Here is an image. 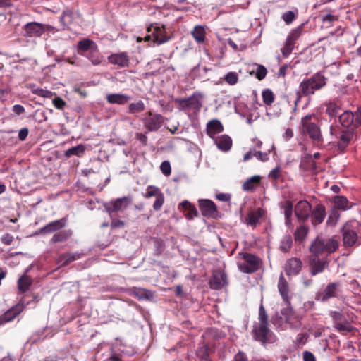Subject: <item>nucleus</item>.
I'll list each match as a JSON object with an SVG mask.
<instances>
[{
    "label": "nucleus",
    "mask_w": 361,
    "mask_h": 361,
    "mask_svg": "<svg viewBox=\"0 0 361 361\" xmlns=\"http://www.w3.org/2000/svg\"><path fill=\"white\" fill-rule=\"evenodd\" d=\"M227 283L226 274L221 270H215L209 281L210 288L214 290L221 289Z\"/></svg>",
    "instance_id": "2eb2a0df"
},
{
    "label": "nucleus",
    "mask_w": 361,
    "mask_h": 361,
    "mask_svg": "<svg viewBox=\"0 0 361 361\" xmlns=\"http://www.w3.org/2000/svg\"><path fill=\"white\" fill-rule=\"evenodd\" d=\"M280 176V167L276 166L269 173V177L274 180L279 179Z\"/></svg>",
    "instance_id": "0e129e2a"
},
{
    "label": "nucleus",
    "mask_w": 361,
    "mask_h": 361,
    "mask_svg": "<svg viewBox=\"0 0 361 361\" xmlns=\"http://www.w3.org/2000/svg\"><path fill=\"white\" fill-rule=\"evenodd\" d=\"M329 133L331 139H335L337 150L343 152L351 143L354 137L353 128L341 129L337 125H331Z\"/></svg>",
    "instance_id": "39448f33"
},
{
    "label": "nucleus",
    "mask_w": 361,
    "mask_h": 361,
    "mask_svg": "<svg viewBox=\"0 0 361 361\" xmlns=\"http://www.w3.org/2000/svg\"><path fill=\"white\" fill-rule=\"evenodd\" d=\"M302 25H300L297 28L293 30L287 36L286 41L290 42L293 44H295V42L299 39L302 35Z\"/></svg>",
    "instance_id": "a18cd8bd"
},
{
    "label": "nucleus",
    "mask_w": 361,
    "mask_h": 361,
    "mask_svg": "<svg viewBox=\"0 0 361 361\" xmlns=\"http://www.w3.org/2000/svg\"><path fill=\"white\" fill-rule=\"evenodd\" d=\"M53 104L56 109L61 110L65 106L66 102L61 97H56L53 99Z\"/></svg>",
    "instance_id": "e2e57ef3"
},
{
    "label": "nucleus",
    "mask_w": 361,
    "mask_h": 361,
    "mask_svg": "<svg viewBox=\"0 0 361 361\" xmlns=\"http://www.w3.org/2000/svg\"><path fill=\"white\" fill-rule=\"evenodd\" d=\"M239 260L237 262L238 269L245 274H252L257 271L260 266L261 259L256 255L240 252L238 254Z\"/></svg>",
    "instance_id": "423d86ee"
},
{
    "label": "nucleus",
    "mask_w": 361,
    "mask_h": 361,
    "mask_svg": "<svg viewBox=\"0 0 361 361\" xmlns=\"http://www.w3.org/2000/svg\"><path fill=\"white\" fill-rule=\"evenodd\" d=\"M304 361H316L314 355L310 351H305L303 353Z\"/></svg>",
    "instance_id": "774afa93"
},
{
    "label": "nucleus",
    "mask_w": 361,
    "mask_h": 361,
    "mask_svg": "<svg viewBox=\"0 0 361 361\" xmlns=\"http://www.w3.org/2000/svg\"><path fill=\"white\" fill-rule=\"evenodd\" d=\"M60 21L64 27H67L73 21V15L70 11H65L60 17Z\"/></svg>",
    "instance_id": "09e8293b"
},
{
    "label": "nucleus",
    "mask_w": 361,
    "mask_h": 361,
    "mask_svg": "<svg viewBox=\"0 0 361 361\" xmlns=\"http://www.w3.org/2000/svg\"><path fill=\"white\" fill-rule=\"evenodd\" d=\"M132 295L137 298L139 300L149 299L152 297V293L149 290L144 288H135L132 291Z\"/></svg>",
    "instance_id": "c03bdc74"
},
{
    "label": "nucleus",
    "mask_w": 361,
    "mask_h": 361,
    "mask_svg": "<svg viewBox=\"0 0 361 361\" xmlns=\"http://www.w3.org/2000/svg\"><path fill=\"white\" fill-rule=\"evenodd\" d=\"M197 214H198V212H197V209L195 208V207L194 205L192 204L189 207V209L187 210V213L185 214V217L189 220H192L195 217L197 216Z\"/></svg>",
    "instance_id": "052dcab7"
},
{
    "label": "nucleus",
    "mask_w": 361,
    "mask_h": 361,
    "mask_svg": "<svg viewBox=\"0 0 361 361\" xmlns=\"http://www.w3.org/2000/svg\"><path fill=\"white\" fill-rule=\"evenodd\" d=\"M110 63L116 65L121 68L129 66L130 59L126 52L112 54L108 57Z\"/></svg>",
    "instance_id": "a211bd4d"
},
{
    "label": "nucleus",
    "mask_w": 361,
    "mask_h": 361,
    "mask_svg": "<svg viewBox=\"0 0 361 361\" xmlns=\"http://www.w3.org/2000/svg\"><path fill=\"white\" fill-rule=\"evenodd\" d=\"M264 214V211L261 208L251 211L247 214V216L245 219V223L249 226L255 227Z\"/></svg>",
    "instance_id": "c85d7f7f"
},
{
    "label": "nucleus",
    "mask_w": 361,
    "mask_h": 361,
    "mask_svg": "<svg viewBox=\"0 0 361 361\" xmlns=\"http://www.w3.org/2000/svg\"><path fill=\"white\" fill-rule=\"evenodd\" d=\"M309 336L307 333H300L298 334L295 343L297 345L305 344L308 340Z\"/></svg>",
    "instance_id": "4d7b16f0"
},
{
    "label": "nucleus",
    "mask_w": 361,
    "mask_h": 361,
    "mask_svg": "<svg viewBox=\"0 0 361 361\" xmlns=\"http://www.w3.org/2000/svg\"><path fill=\"white\" fill-rule=\"evenodd\" d=\"M309 232V227L306 225H300L297 227L294 233L295 240L297 242H302L306 238Z\"/></svg>",
    "instance_id": "e433bc0d"
},
{
    "label": "nucleus",
    "mask_w": 361,
    "mask_h": 361,
    "mask_svg": "<svg viewBox=\"0 0 361 361\" xmlns=\"http://www.w3.org/2000/svg\"><path fill=\"white\" fill-rule=\"evenodd\" d=\"M106 101L109 104H116L123 105L126 104L130 99V97L125 94H109L106 97Z\"/></svg>",
    "instance_id": "c756f323"
},
{
    "label": "nucleus",
    "mask_w": 361,
    "mask_h": 361,
    "mask_svg": "<svg viewBox=\"0 0 361 361\" xmlns=\"http://www.w3.org/2000/svg\"><path fill=\"white\" fill-rule=\"evenodd\" d=\"M132 200L129 197H123L104 204L105 210L111 214L114 212H122L130 204Z\"/></svg>",
    "instance_id": "9b49d317"
},
{
    "label": "nucleus",
    "mask_w": 361,
    "mask_h": 361,
    "mask_svg": "<svg viewBox=\"0 0 361 361\" xmlns=\"http://www.w3.org/2000/svg\"><path fill=\"white\" fill-rule=\"evenodd\" d=\"M260 181L259 176H254L247 179L243 184V189L245 191H253Z\"/></svg>",
    "instance_id": "c9c22d12"
},
{
    "label": "nucleus",
    "mask_w": 361,
    "mask_h": 361,
    "mask_svg": "<svg viewBox=\"0 0 361 361\" xmlns=\"http://www.w3.org/2000/svg\"><path fill=\"white\" fill-rule=\"evenodd\" d=\"M302 268V262L298 258L288 259L285 264L286 274L288 276L298 275Z\"/></svg>",
    "instance_id": "412c9836"
},
{
    "label": "nucleus",
    "mask_w": 361,
    "mask_h": 361,
    "mask_svg": "<svg viewBox=\"0 0 361 361\" xmlns=\"http://www.w3.org/2000/svg\"><path fill=\"white\" fill-rule=\"evenodd\" d=\"M339 332H351L353 330V326L345 318L341 323L334 326Z\"/></svg>",
    "instance_id": "de8ad7c7"
},
{
    "label": "nucleus",
    "mask_w": 361,
    "mask_h": 361,
    "mask_svg": "<svg viewBox=\"0 0 361 361\" xmlns=\"http://www.w3.org/2000/svg\"><path fill=\"white\" fill-rule=\"evenodd\" d=\"M199 207L204 216L213 217L217 212L216 204L210 200H199Z\"/></svg>",
    "instance_id": "6ab92c4d"
},
{
    "label": "nucleus",
    "mask_w": 361,
    "mask_h": 361,
    "mask_svg": "<svg viewBox=\"0 0 361 361\" xmlns=\"http://www.w3.org/2000/svg\"><path fill=\"white\" fill-rule=\"evenodd\" d=\"M312 206L307 200L299 201L295 207V214L300 221H306L310 214Z\"/></svg>",
    "instance_id": "dca6fc26"
},
{
    "label": "nucleus",
    "mask_w": 361,
    "mask_h": 361,
    "mask_svg": "<svg viewBox=\"0 0 361 361\" xmlns=\"http://www.w3.org/2000/svg\"><path fill=\"white\" fill-rule=\"evenodd\" d=\"M326 114L331 118H336L338 114L341 106L335 102L329 101L325 104Z\"/></svg>",
    "instance_id": "72a5a7b5"
},
{
    "label": "nucleus",
    "mask_w": 361,
    "mask_h": 361,
    "mask_svg": "<svg viewBox=\"0 0 361 361\" xmlns=\"http://www.w3.org/2000/svg\"><path fill=\"white\" fill-rule=\"evenodd\" d=\"M143 197L145 198H149L152 197H154L156 198L153 204V209L155 211L159 210L164 202V194L162 193L159 188L155 186H148L146 190V192L143 194Z\"/></svg>",
    "instance_id": "ddd939ff"
},
{
    "label": "nucleus",
    "mask_w": 361,
    "mask_h": 361,
    "mask_svg": "<svg viewBox=\"0 0 361 361\" xmlns=\"http://www.w3.org/2000/svg\"><path fill=\"white\" fill-rule=\"evenodd\" d=\"M338 247V241L334 238H317L310 245V250L316 257L324 253H332Z\"/></svg>",
    "instance_id": "0eeeda50"
},
{
    "label": "nucleus",
    "mask_w": 361,
    "mask_h": 361,
    "mask_svg": "<svg viewBox=\"0 0 361 361\" xmlns=\"http://www.w3.org/2000/svg\"><path fill=\"white\" fill-rule=\"evenodd\" d=\"M213 140L217 148L222 152H228L232 147V140L227 135L215 137Z\"/></svg>",
    "instance_id": "a878e982"
},
{
    "label": "nucleus",
    "mask_w": 361,
    "mask_h": 361,
    "mask_svg": "<svg viewBox=\"0 0 361 361\" xmlns=\"http://www.w3.org/2000/svg\"><path fill=\"white\" fill-rule=\"evenodd\" d=\"M80 55L87 58L94 66L99 65L103 61V56L99 52L97 45L94 47L89 52L80 53Z\"/></svg>",
    "instance_id": "bb28decb"
},
{
    "label": "nucleus",
    "mask_w": 361,
    "mask_h": 361,
    "mask_svg": "<svg viewBox=\"0 0 361 361\" xmlns=\"http://www.w3.org/2000/svg\"><path fill=\"white\" fill-rule=\"evenodd\" d=\"M160 169L163 174L169 176L171 172V164L168 161H164L161 164Z\"/></svg>",
    "instance_id": "bf43d9fd"
},
{
    "label": "nucleus",
    "mask_w": 361,
    "mask_h": 361,
    "mask_svg": "<svg viewBox=\"0 0 361 361\" xmlns=\"http://www.w3.org/2000/svg\"><path fill=\"white\" fill-rule=\"evenodd\" d=\"M267 73V68L264 66H262V65L257 66L256 71H255V76L258 80H263L266 77Z\"/></svg>",
    "instance_id": "6e6d98bb"
},
{
    "label": "nucleus",
    "mask_w": 361,
    "mask_h": 361,
    "mask_svg": "<svg viewBox=\"0 0 361 361\" xmlns=\"http://www.w3.org/2000/svg\"><path fill=\"white\" fill-rule=\"evenodd\" d=\"M144 126L149 132L158 130L164 124V117L159 114H153L152 111L148 112V116L142 118Z\"/></svg>",
    "instance_id": "f8f14e48"
},
{
    "label": "nucleus",
    "mask_w": 361,
    "mask_h": 361,
    "mask_svg": "<svg viewBox=\"0 0 361 361\" xmlns=\"http://www.w3.org/2000/svg\"><path fill=\"white\" fill-rule=\"evenodd\" d=\"M327 264L326 260L313 259L311 263V274L315 276L319 273H322L326 264Z\"/></svg>",
    "instance_id": "f704fd0d"
},
{
    "label": "nucleus",
    "mask_w": 361,
    "mask_h": 361,
    "mask_svg": "<svg viewBox=\"0 0 361 361\" xmlns=\"http://www.w3.org/2000/svg\"><path fill=\"white\" fill-rule=\"evenodd\" d=\"M359 228V222L352 221L346 223L342 229L343 241L345 246L351 247L357 242V231Z\"/></svg>",
    "instance_id": "1a4fd4ad"
},
{
    "label": "nucleus",
    "mask_w": 361,
    "mask_h": 361,
    "mask_svg": "<svg viewBox=\"0 0 361 361\" xmlns=\"http://www.w3.org/2000/svg\"><path fill=\"white\" fill-rule=\"evenodd\" d=\"M335 206L340 209L347 210L351 208L348 199L344 196H336L334 197Z\"/></svg>",
    "instance_id": "ea45409f"
},
{
    "label": "nucleus",
    "mask_w": 361,
    "mask_h": 361,
    "mask_svg": "<svg viewBox=\"0 0 361 361\" xmlns=\"http://www.w3.org/2000/svg\"><path fill=\"white\" fill-rule=\"evenodd\" d=\"M85 151V147L83 145H78L75 147H72L65 152V156L66 157H71V156H82Z\"/></svg>",
    "instance_id": "79ce46f5"
},
{
    "label": "nucleus",
    "mask_w": 361,
    "mask_h": 361,
    "mask_svg": "<svg viewBox=\"0 0 361 361\" xmlns=\"http://www.w3.org/2000/svg\"><path fill=\"white\" fill-rule=\"evenodd\" d=\"M27 271L28 270L27 269L25 273H27ZM32 283V280L31 277L27 275L26 274H24L18 280V290L21 293L27 292L29 290L30 287L31 286Z\"/></svg>",
    "instance_id": "2f4dec72"
},
{
    "label": "nucleus",
    "mask_w": 361,
    "mask_h": 361,
    "mask_svg": "<svg viewBox=\"0 0 361 361\" xmlns=\"http://www.w3.org/2000/svg\"><path fill=\"white\" fill-rule=\"evenodd\" d=\"M44 31V25L37 22L27 23L23 27V35L27 37H40Z\"/></svg>",
    "instance_id": "4468645a"
},
{
    "label": "nucleus",
    "mask_w": 361,
    "mask_h": 361,
    "mask_svg": "<svg viewBox=\"0 0 361 361\" xmlns=\"http://www.w3.org/2000/svg\"><path fill=\"white\" fill-rule=\"evenodd\" d=\"M145 109V105L144 102L141 100H139L137 102L130 103L128 106L127 112L130 114L136 115L143 111Z\"/></svg>",
    "instance_id": "58836bf2"
},
{
    "label": "nucleus",
    "mask_w": 361,
    "mask_h": 361,
    "mask_svg": "<svg viewBox=\"0 0 361 361\" xmlns=\"http://www.w3.org/2000/svg\"><path fill=\"white\" fill-rule=\"evenodd\" d=\"M66 219L65 218H62L49 222V224L42 227L39 231L42 234L53 233L63 228L66 226Z\"/></svg>",
    "instance_id": "4be33fe9"
},
{
    "label": "nucleus",
    "mask_w": 361,
    "mask_h": 361,
    "mask_svg": "<svg viewBox=\"0 0 361 361\" xmlns=\"http://www.w3.org/2000/svg\"><path fill=\"white\" fill-rule=\"evenodd\" d=\"M338 119L341 125L345 129L353 128L354 130L361 126V111L358 109L355 113L345 111L339 116Z\"/></svg>",
    "instance_id": "9d476101"
},
{
    "label": "nucleus",
    "mask_w": 361,
    "mask_h": 361,
    "mask_svg": "<svg viewBox=\"0 0 361 361\" xmlns=\"http://www.w3.org/2000/svg\"><path fill=\"white\" fill-rule=\"evenodd\" d=\"M326 216L325 207L322 204H317L311 213L312 224L317 226L322 224Z\"/></svg>",
    "instance_id": "5701e85b"
},
{
    "label": "nucleus",
    "mask_w": 361,
    "mask_h": 361,
    "mask_svg": "<svg viewBox=\"0 0 361 361\" xmlns=\"http://www.w3.org/2000/svg\"><path fill=\"white\" fill-rule=\"evenodd\" d=\"M279 207L281 209H283L284 216H292L293 205L290 201H283L280 202Z\"/></svg>",
    "instance_id": "49530a36"
},
{
    "label": "nucleus",
    "mask_w": 361,
    "mask_h": 361,
    "mask_svg": "<svg viewBox=\"0 0 361 361\" xmlns=\"http://www.w3.org/2000/svg\"><path fill=\"white\" fill-rule=\"evenodd\" d=\"M31 91L34 94L44 98H51L54 94H55V93L51 91L42 88H33Z\"/></svg>",
    "instance_id": "3c124183"
},
{
    "label": "nucleus",
    "mask_w": 361,
    "mask_h": 361,
    "mask_svg": "<svg viewBox=\"0 0 361 361\" xmlns=\"http://www.w3.org/2000/svg\"><path fill=\"white\" fill-rule=\"evenodd\" d=\"M294 46H295L294 44H293L290 42L286 41V43L283 46V47L281 49V53H282L283 56H288V55H290V53L292 52V51L293 50Z\"/></svg>",
    "instance_id": "13d9d810"
},
{
    "label": "nucleus",
    "mask_w": 361,
    "mask_h": 361,
    "mask_svg": "<svg viewBox=\"0 0 361 361\" xmlns=\"http://www.w3.org/2000/svg\"><path fill=\"white\" fill-rule=\"evenodd\" d=\"M270 150L268 152H262L261 151H255V157L261 161H267L269 160V154Z\"/></svg>",
    "instance_id": "680f3d73"
},
{
    "label": "nucleus",
    "mask_w": 361,
    "mask_h": 361,
    "mask_svg": "<svg viewBox=\"0 0 361 361\" xmlns=\"http://www.w3.org/2000/svg\"><path fill=\"white\" fill-rule=\"evenodd\" d=\"M192 35L197 42H204L205 39V30L204 27L202 25L195 26L193 30L192 31Z\"/></svg>",
    "instance_id": "a19ab883"
},
{
    "label": "nucleus",
    "mask_w": 361,
    "mask_h": 361,
    "mask_svg": "<svg viewBox=\"0 0 361 361\" xmlns=\"http://www.w3.org/2000/svg\"><path fill=\"white\" fill-rule=\"evenodd\" d=\"M233 361H249L246 354L244 352L239 351L235 355Z\"/></svg>",
    "instance_id": "69168bd1"
},
{
    "label": "nucleus",
    "mask_w": 361,
    "mask_h": 361,
    "mask_svg": "<svg viewBox=\"0 0 361 361\" xmlns=\"http://www.w3.org/2000/svg\"><path fill=\"white\" fill-rule=\"evenodd\" d=\"M293 245V240L290 235H286L283 237L281 245H280V250L283 252H288Z\"/></svg>",
    "instance_id": "37998d69"
},
{
    "label": "nucleus",
    "mask_w": 361,
    "mask_h": 361,
    "mask_svg": "<svg viewBox=\"0 0 361 361\" xmlns=\"http://www.w3.org/2000/svg\"><path fill=\"white\" fill-rule=\"evenodd\" d=\"M152 35L154 37V42L158 44L166 42L169 37L167 36L164 27L155 26L153 27Z\"/></svg>",
    "instance_id": "cd10ccee"
},
{
    "label": "nucleus",
    "mask_w": 361,
    "mask_h": 361,
    "mask_svg": "<svg viewBox=\"0 0 361 361\" xmlns=\"http://www.w3.org/2000/svg\"><path fill=\"white\" fill-rule=\"evenodd\" d=\"M258 320L259 322L255 323L252 326L253 339L261 342L263 345L274 343L276 337L269 328L268 315L262 304L259 308Z\"/></svg>",
    "instance_id": "f257e3e1"
},
{
    "label": "nucleus",
    "mask_w": 361,
    "mask_h": 361,
    "mask_svg": "<svg viewBox=\"0 0 361 361\" xmlns=\"http://www.w3.org/2000/svg\"><path fill=\"white\" fill-rule=\"evenodd\" d=\"M312 116L306 115L301 119L303 133H307L311 140L317 143L323 142V137L319 126L311 121Z\"/></svg>",
    "instance_id": "6e6552de"
},
{
    "label": "nucleus",
    "mask_w": 361,
    "mask_h": 361,
    "mask_svg": "<svg viewBox=\"0 0 361 361\" xmlns=\"http://www.w3.org/2000/svg\"><path fill=\"white\" fill-rule=\"evenodd\" d=\"M271 322L276 328L282 330L288 328L296 329L300 326L299 319L294 314L293 309L290 305L281 309L280 312H276L271 317Z\"/></svg>",
    "instance_id": "f03ea898"
},
{
    "label": "nucleus",
    "mask_w": 361,
    "mask_h": 361,
    "mask_svg": "<svg viewBox=\"0 0 361 361\" xmlns=\"http://www.w3.org/2000/svg\"><path fill=\"white\" fill-rule=\"evenodd\" d=\"M13 240V237L9 233L4 234L1 238L2 243H4L6 245H11L12 243Z\"/></svg>",
    "instance_id": "338daca9"
},
{
    "label": "nucleus",
    "mask_w": 361,
    "mask_h": 361,
    "mask_svg": "<svg viewBox=\"0 0 361 361\" xmlns=\"http://www.w3.org/2000/svg\"><path fill=\"white\" fill-rule=\"evenodd\" d=\"M80 257V255L78 253H63L59 257L56 263L61 267L66 266L71 262L78 259Z\"/></svg>",
    "instance_id": "7c9ffc66"
},
{
    "label": "nucleus",
    "mask_w": 361,
    "mask_h": 361,
    "mask_svg": "<svg viewBox=\"0 0 361 361\" xmlns=\"http://www.w3.org/2000/svg\"><path fill=\"white\" fill-rule=\"evenodd\" d=\"M277 287L283 300L287 305H290L291 296L290 295L289 284L283 273H281L279 276Z\"/></svg>",
    "instance_id": "f3484780"
},
{
    "label": "nucleus",
    "mask_w": 361,
    "mask_h": 361,
    "mask_svg": "<svg viewBox=\"0 0 361 361\" xmlns=\"http://www.w3.org/2000/svg\"><path fill=\"white\" fill-rule=\"evenodd\" d=\"M25 307L24 302L21 301L6 312L1 317L3 322H8L14 319Z\"/></svg>",
    "instance_id": "aec40b11"
},
{
    "label": "nucleus",
    "mask_w": 361,
    "mask_h": 361,
    "mask_svg": "<svg viewBox=\"0 0 361 361\" xmlns=\"http://www.w3.org/2000/svg\"><path fill=\"white\" fill-rule=\"evenodd\" d=\"M327 78L322 73L314 74L310 78L303 80L300 85L297 94L300 97H309L321 90L326 84Z\"/></svg>",
    "instance_id": "20e7f679"
},
{
    "label": "nucleus",
    "mask_w": 361,
    "mask_h": 361,
    "mask_svg": "<svg viewBox=\"0 0 361 361\" xmlns=\"http://www.w3.org/2000/svg\"><path fill=\"white\" fill-rule=\"evenodd\" d=\"M340 283L338 282H333L326 286L324 291L318 295V298L322 302H326L331 298L336 297V293Z\"/></svg>",
    "instance_id": "b1692460"
},
{
    "label": "nucleus",
    "mask_w": 361,
    "mask_h": 361,
    "mask_svg": "<svg viewBox=\"0 0 361 361\" xmlns=\"http://www.w3.org/2000/svg\"><path fill=\"white\" fill-rule=\"evenodd\" d=\"M223 130V125L218 119H212L207 123V134L212 139H214L216 135Z\"/></svg>",
    "instance_id": "393cba45"
},
{
    "label": "nucleus",
    "mask_w": 361,
    "mask_h": 361,
    "mask_svg": "<svg viewBox=\"0 0 361 361\" xmlns=\"http://www.w3.org/2000/svg\"><path fill=\"white\" fill-rule=\"evenodd\" d=\"M297 16V11H288L283 13L281 18L287 25L291 24Z\"/></svg>",
    "instance_id": "864d4df0"
},
{
    "label": "nucleus",
    "mask_w": 361,
    "mask_h": 361,
    "mask_svg": "<svg viewBox=\"0 0 361 361\" xmlns=\"http://www.w3.org/2000/svg\"><path fill=\"white\" fill-rule=\"evenodd\" d=\"M224 80L230 85H235L238 81V75L235 72H229L226 73Z\"/></svg>",
    "instance_id": "603ef678"
},
{
    "label": "nucleus",
    "mask_w": 361,
    "mask_h": 361,
    "mask_svg": "<svg viewBox=\"0 0 361 361\" xmlns=\"http://www.w3.org/2000/svg\"><path fill=\"white\" fill-rule=\"evenodd\" d=\"M72 235V231L71 230H63L56 233H55L51 242L56 243L59 242H65Z\"/></svg>",
    "instance_id": "4c0bfd02"
},
{
    "label": "nucleus",
    "mask_w": 361,
    "mask_h": 361,
    "mask_svg": "<svg viewBox=\"0 0 361 361\" xmlns=\"http://www.w3.org/2000/svg\"><path fill=\"white\" fill-rule=\"evenodd\" d=\"M274 94L269 89H266L262 92V99L266 105H271L274 102Z\"/></svg>",
    "instance_id": "8fccbe9b"
},
{
    "label": "nucleus",
    "mask_w": 361,
    "mask_h": 361,
    "mask_svg": "<svg viewBox=\"0 0 361 361\" xmlns=\"http://www.w3.org/2000/svg\"><path fill=\"white\" fill-rule=\"evenodd\" d=\"M96 46V43L91 39H84L80 40L78 43V53L80 55V53H87L92 50L94 47Z\"/></svg>",
    "instance_id": "473e14b6"
},
{
    "label": "nucleus",
    "mask_w": 361,
    "mask_h": 361,
    "mask_svg": "<svg viewBox=\"0 0 361 361\" xmlns=\"http://www.w3.org/2000/svg\"><path fill=\"white\" fill-rule=\"evenodd\" d=\"M180 111H183L190 119L197 117L202 106V95L195 92L190 97L176 99Z\"/></svg>",
    "instance_id": "7ed1b4c3"
},
{
    "label": "nucleus",
    "mask_w": 361,
    "mask_h": 361,
    "mask_svg": "<svg viewBox=\"0 0 361 361\" xmlns=\"http://www.w3.org/2000/svg\"><path fill=\"white\" fill-rule=\"evenodd\" d=\"M330 316L333 320L334 326H335L338 324L341 323V321L345 319L343 314L341 312H337V311H331L330 312Z\"/></svg>",
    "instance_id": "5fc2aeb1"
}]
</instances>
